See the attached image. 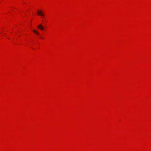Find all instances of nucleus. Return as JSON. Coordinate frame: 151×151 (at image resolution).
Masks as SVG:
<instances>
[{"label":"nucleus","instance_id":"nucleus-1","mask_svg":"<svg viewBox=\"0 0 151 151\" xmlns=\"http://www.w3.org/2000/svg\"><path fill=\"white\" fill-rule=\"evenodd\" d=\"M37 14L40 16H42V17H44L45 15L43 12L40 10H38L37 12Z\"/></svg>","mask_w":151,"mask_h":151},{"label":"nucleus","instance_id":"nucleus-2","mask_svg":"<svg viewBox=\"0 0 151 151\" xmlns=\"http://www.w3.org/2000/svg\"><path fill=\"white\" fill-rule=\"evenodd\" d=\"M37 27L39 29L41 30H43L44 28V27L43 26L41 25V24L39 25Z\"/></svg>","mask_w":151,"mask_h":151},{"label":"nucleus","instance_id":"nucleus-3","mask_svg":"<svg viewBox=\"0 0 151 151\" xmlns=\"http://www.w3.org/2000/svg\"><path fill=\"white\" fill-rule=\"evenodd\" d=\"M33 32L34 33H35V34H36L37 35H39V33L36 30H33Z\"/></svg>","mask_w":151,"mask_h":151},{"label":"nucleus","instance_id":"nucleus-4","mask_svg":"<svg viewBox=\"0 0 151 151\" xmlns=\"http://www.w3.org/2000/svg\"><path fill=\"white\" fill-rule=\"evenodd\" d=\"M40 38H42V37H41Z\"/></svg>","mask_w":151,"mask_h":151}]
</instances>
